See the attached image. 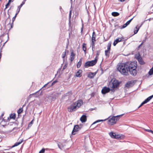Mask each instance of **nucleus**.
I'll list each match as a JSON object with an SVG mask.
<instances>
[{
	"mask_svg": "<svg viewBox=\"0 0 153 153\" xmlns=\"http://www.w3.org/2000/svg\"><path fill=\"white\" fill-rule=\"evenodd\" d=\"M137 64L136 62H128L125 63H119L117 66V69L122 75L128 76V72L133 76L137 74Z\"/></svg>",
	"mask_w": 153,
	"mask_h": 153,
	"instance_id": "1",
	"label": "nucleus"
},
{
	"mask_svg": "<svg viewBox=\"0 0 153 153\" xmlns=\"http://www.w3.org/2000/svg\"><path fill=\"white\" fill-rule=\"evenodd\" d=\"M123 115V114L117 116H113L111 118H110L111 116H110L107 119V120H108V124L111 125H113L115 124L117 121L119 120V117H121Z\"/></svg>",
	"mask_w": 153,
	"mask_h": 153,
	"instance_id": "2",
	"label": "nucleus"
},
{
	"mask_svg": "<svg viewBox=\"0 0 153 153\" xmlns=\"http://www.w3.org/2000/svg\"><path fill=\"white\" fill-rule=\"evenodd\" d=\"M120 83L118 81L115 79L113 80L112 82H110L109 85V87L111 88V91L114 92L115 91L114 88L119 87Z\"/></svg>",
	"mask_w": 153,
	"mask_h": 153,
	"instance_id": "3",
	"label": "nucleus"
},
{
	"mask_svg": "<svg viewBox=\"0 0 153 153\" xmlns=\"http://www.w3.org/2000/svg\"><path fill=\"white\" fill-rule=\"evenodd\" d=\"M97 60V59L95 58L94 60L87 61L85 63L84 66L85 68L93 66L96 64Z\"/></svg>",
	"mask_w": 153,
	"mask_h": 153,
	"instance_id": "4",
	"label": "nucleus"
},
{
	"mask_svg": "<svg viewBox=\"0 0 153 153\" xmlns=\"http://www.w3.org/2000/svg\"><path fill=\"white\" fill-rule=\"evenodd\" d=\"M69 112H72L76 111L77 108L74 103L68 107L67 108Z\"/></svg>",
	"mask_w": 153,
	"mask_h": 153,
	"instance_id": "5",
	"label": "nucleus"
},
{
	"mask_svg": "<svg viewBox=\"0 0 153 153\" xmlns=\"http://www.w3.org/2000/svg\"><path fill=\"white\" fill-rule=\"evenodd\" d=\"M109 135L110 137L114 139H119L121 138V137L119 134H116L115 133H113L112 132L109 133Z\"/></svg>",
	"mask_w": 153,
	"mask_h": 153,
	"instance_id": "6",
	"label": "nucleus"
},
{
	"mask_svg": "<svg viewBox=\"0 0 153 153\" xmlns=\"http://www.w3.org/2000/svg\"><path fill=\"white\" fill-rule=\"evenodd\" d=\"M81 128V127H79L78 125H75L71 133L73 135H75L76 133L75 132H77Z\"/></svg>",
	"mask_w": 153,
	"mask_h": 153,
	"instance_id": "7",
	"label": "nucleus"
},
{
	"mask_svg": "<svg viewBox=\"0 0 153 153\" xmlns=\"http://www.w3.org/2000/svg\"><path fill=\"white\" fill-rule=\"evenodd\" d=\"M153 97V94L152 96H149L146 98L144 101H143L140 104V105L138 107V108H140L141 106L144 104L146 103L149 101Z\"/></svg>",
	"mask_w": 153,
	"mask_h": 153,
	"instance_id": "8",
	"label": "nucleus"
},
{
	"mask_svg": "<svg viewBox=\"0 0 153 153\" xmlns=\"http://www.w3.org/2000/svg\"><path fill=\"white\" fill-rule=\"evenodd\" d=\"M111 88H108L107 87H104L101 91L102 93L103 94H105L110 91H111Z\"/></svg>",
	"mask_w": 153,
	"mask_h": 153,
	"instance_id": "9",
	"label": "nucleus"
},
{
	"mask_svg": "<svg viewBox=\"0 0 153 153\" xmlns=\"http://www.w3.org/2000/svg\"><path fill=\"white\" fill-rule=\"evenodd\" d=\"M75 106H76L77 109L78 108L83 104V101L82 100H78L76 102L74 103Z\"/></svg>",
	"mask_w": 153,
	"mask_h": 153,
	"instance_id": "10",
	"label": "nucleus"
},
{
	"mask_svg": "<svg viewBox=\"0 0 153 153\" xmlns=\"http://www.w3.org/2000/svg\"><path fill=\"white\" fill-rule=\"evenodd\" d=\"M18 13H16L15 16H14L13 18H12V22L11 24H10V23H9L7 25V26H8L9 27L10 26V27L9 28V29H11V28H12L13 27V23L14 21L15 20L16 18L18 15Z\"/></svg>",
	"mask_w": 153,
	"mask_h": 153,
	"instance_id": "11",
	"label": "nucleus"
},
{
	"mask_svg": "<svg viewBox=\"0 0 153 153\" xmlns=\"http://www.w3.org/2000/svg\"><path fill=\"white\" fill-rule=\"evenodd\" d=\"M134 85L133 82L132 81H128L125 85V87L127 88L132 87Z\"/></svg>",
	"mask_w": 153,
	"mask_h": 153,
	"instance_id": "12",
	"label": "nucleus"
},
{
	"mask_svg": "<svg viewBox=\"0 0 153 153\" xmlns=\"http://www.w3.org/2000/svg\"><path fill=\"white\" fill-rule=\"evenodd\" d=\"M137 60L140 64L143 65L145 64V63L143 61L142 58L140 55L137 56Z\"/></svg>",
	"mask_w": 153,
	"mask_h": 153,
	"instance_id": "13",
	"label": "nucleus"
},
{
	"mask_svg": "<svg viewBox=\"0 0 153 153\" xmlns=\"http://www.w3.org/2000/svg\"><path fill=\"white\" fill-rule=\"evenodd\" d=\"M80 120L82 123H85L87 120V117L85 115H83L81 117Z\"/></svg>",
	"mask_w": 153,
	"mask_h": 153,
	"instance_id": "14",
	"label": "nucleus"
},
{
	"mask_svg": "<svg viewBox=\"0 0 153 153\" xmlns=\"http://www.w3.org/2000/svg\"><path fill=\"white\" fill-rule=\"evenodd\" d=\"M96 37L95 36H92V39H91V45L93 48H94V45H95V42L96 41Z\"/></svg>",
	"mask_w": 153,
	"mask_h": 153,
	"instance_id": "15",
	"label": "nucleus"
},
{
	"mask_svg": "<svg viewBox=\"0 0 153 153\" xmlns=\"http://www.w3.org/2000/svg\"><path fill=\"white\" fill-rule=\"evenodd\" d=\"M82 71L81 70H79L78 71H77L76 74V76L77 77H80L82 76Z\"/></svg>",
	"mask_w": 153,
	"mask_h": 153,
	"instance_id": "16",
	"label": "nucleus"
},
{
	"mask_svg": "<svg viewBox=\"0 0 153 153\" xmlns=\"http://www.w3.org/2000/svg\"><path fill=\"white\" fill-rule=\"evenodd\" d=\"M122 39L121 38H119L117 39H116L114 42L113 43V45L114 46H115L116 44L119 42H120L121 41Z\"/></svg>",
	"mask_w": 153,
	"mask_h": 153,
	"instance_id": "17",
	"label": "nucleus"
},
{
	"mask_svg": "<svg viewBox=\"0 0 153 153\" xmlns=\"http://www.w3.org/2000/svg\"><path fill=\"white\" fill-rule=\"evenodd\" d=\"M23 141V140H22L20 141H19V142H17L15 143L12 146H10V148H12L15 146H17L19 145V144H21Z\"/></svg>",
	"mask_w": 153,
	"mask_h": 153,
	"instance_id": "18",
	"label": "nucleus"
},
{
	"mask_svg": "<svg viewBox=\"0 0 153 153\" xmlns=\"http://www.w3.org/2000/svg\"><path fill=\"white\" fill-rule=\"evenodd\" d=\"M82 49L84 52V53L86 54L87 50V44L86 43H84L82 44Z\"/></svg>",
	"mask_w": 153,
	"mask_h": 153,
	"instance_id": "19",
	"label": "nucleus"
},
{
	"mask_svg": "<svg viewBox=\"0 0 153 153\" xmlns=\"http://www.w3.org/2000/svg\"><path fill=\"white\" fill-rule=\"evenodd\" d=\"M75 56V53L73 52H72L71 53V54L70 55V60L71 62L73 61L74 59Z\"/></svg>",
	"mask_w": 153,
	"mask_h": 153,
	"instance_id": "20",
	"label": "nucleus"
},
{
	"mask_svg": "<svg viewBox=\"0 0 153 153\" xmlns=\"http://www.w3.org/2000/svg\"><path fill=\"white\" fill-rule=\"evenodd\" d=\"M82 58H80L79 61V62H78V63H77V68H79L80 67L81 65V64H82Z\"/></svg>",
	"mask_w": 153,
	"mask_h": 153,
	"instance_id": "21",
	"label": "nucleus"
},
{
	"mask_svg": "<svg viewBox=\"0 0 153 153\" xmlns=\"http://www.w3.org/2000/svg\"><path fill=\"white\" fill-rule=\"evenodd\" d=\"M94 75L93 73L90 72L88 74V77L91 78H92L94 77Z\"/></svg>",
	"mask_w": 153,
	"mask_h": 153,
	"instance_id": "22",
	"label": "nucleus"
},
{
	"mask_svg": "<svg viewBox=\"0 0 153 153\" xmlns=\"http://www.w3.org/2000/svg\"><path fill=\"white\" fill-rule=\"evenodd\" d=\"M111 15L114 16H117L119 15L120 14L117 12H113L111 13Z\"/></svg>",
	"mask_w": 153,
	"mask_h": 153,
	"instance_id": "23",
	"label": "nucleus"
},
{
	"mask_svg": "<svg viewBox=\"0 0 153 153\" xmlns=\"http://www.w3.org/2000/svg\"><path fill=\"white\" fill-rule=\"evenodd\" d=\"M110 53V51L108 50H105V56L107 57H109V54Z\"/></svg>",
	"mask_w": 153,
	"mask_h": 153,
	"instance_id": "24",
	"label": "nucleus"
},
{
	"mask_svg": "<svg viewBox=\"0 0 153 153\" xmlns=\"http://www.w3.org/2000/svg\"><path fill=\"white\" fill-rule=\"evenodd\" d=\"M25 105H23L22 108H20L17 111V113L18 114H20L23 111V107Z\"/></svg>",
	"mask_w": 153,
	"mask_h": 153,
	"instance_id": "25",
	"label": "nucleus"
},
{
	"mask_svg": "<svg viewBox=\"0 0 153 153\" xmlns=\"http://www.w3.org/2000/svg\"><path fill=\"white\" fill-rule=\"evenodd\" d=\"M38 93V91H37L34 93L32 94H30V96H33L34 97H37L39 96V94Z\"/></svg>",
	"mask_w": 153,
	"mask_h": 153,
	"instance_id": "26",
	"label": "nucleus"
},
{
	"mask_svg": "<svg viewBox=\"0 0 153 153\" xmlns=\"http://www.w3.org/2000/svg\"><path fill=\"white\" fill-rule=\"evenodd\" d=\"M111 42H110L107 45V50H108L110 51L111 49Z\"/></svg>",
	"mask_w": 153,
	"mask_h": 153,
	"instance_id": "27",
	"label": "nucleus"
},
{
	"mask_svg": "<svg viewBox=\"0 0 153 153\" xmlns=\"http://www.w3.org/2000/svg\"><path fill=\"white\" fill-rule=\"evenodd\" d=\"M149 74L150 75H151L153 74V66L150 70L149 71Z\"/></svg>",
	"mask_w": 153,
	"mask_h": 153,
	"instance_id": "28",
	"label": "nucleus"
},
{
	"mask_svg": "<svg viewBox=\"0 0 153 153\" xmlns=\"http://www.w3.org/2000/svg\"><path fill=\"white\" fill-rule=\"evenodd\" d=\"M72 94V92L71 91H70L65 94V96H70Z\"/></svg>",
	"mask_w": 153,
	"mask_h": 153,
	"instance_id": "29",
	"label": "nucleus"
},
{
	"mask_svg": "<svg viewBox=\"0 0 153 153\" xmlns=\"http://www.w3.org/2000/svg\"><path fill=\"white\" fill-rule=\"evenodd\" d=\"M137 26L135 27L136 29H134V34H136L139 29V28H137Z\"/></svg>",
	"mask_w": 153,
	"mask_h": 153,
	"instance_id": "30",
	"label": "nucleus"
},
{
	"mask_svg": "<svg viewBox=\"0 0 153 153\" xmlns=\"http://www.w3.org/2000/svg\"><path fill=\"white\" fill-rule=\"evenodd\" d=\"M10 119H15L16 118V114H11L10 116Z\"/></svg>",
	"mask_w": 153,
	"mask_h": 153,
	"instance_id": "31",
	"label": "nucleus"
},
{
	"mask_svg": "<svg viewBox=\"0 0 153 153\" xmlns=\"http://www.w3.org/2000/svg\"><path fill=\"white\" fill-rule=\"evenodd\" d=\"M11 2H9L8 1V3L7 4L5 5V8L4 9V10H5L6 9H7L8 7L9 6V5L10 4V3Z\"/></svg>",
	"mask_w": 153,
	"mask_h": 153,
	"instance_id": "32",
	"label": "nucleus"
},
{
	"mask_svg": "<svg viewBox=\"0 0 153 153\" xmlns=\"http://www.w3.org/2000/svg\"><path fill=\"white\" fill-rule=\"evenodd\" d=\"M22 7V6H21L20 5L18 6V8L16 10V13H17L18 14L19 13V11H20L21 8Z\"/></svg>",
	"mask_w": 153,
	"mask_h": 153,
	"instance_id": "33",
	"label": "nucleus"
},
{
	"mask_svg": "<svg viewBox=\"0 0 153 153\" xmlns=\"http://www.w3.org/2000/svg\"><path fill=\"white\" fill-rule=\"evenodd\" d=\"M133 19V18L131 19H130V20H129V21H127L125 24H126V25H127V26L131 22V21H132V20Z\"/></svg>",
	"mask_w": 153,
	"mask_h": 153,
	"instance_id": "34",
	"label": "nucleus"
},
{
	"mask_svg": "<svg viewBox=\"0 0 153 153\" xmlns=\"http://www.w3.org/2000/svg\"><path fill=\"white\" fill-rule=\"evenodd\" d=\"M66 50H65V51L62 54V57L63 58H64L66 56Z\"/></svg>",
	"mask_w": 153,
	"mask_h": 153,
	"instance_id": "35",
	"label": "nucleus"
},
{
	"mask_svg": "<svg viewBox=\"0 0 153 153\" xmlns=\"http://www.w3.org/2000/svg\"><path fill=\"white\" fill-rule=\"evenodd\" d=\"M45 150V149L42 148V150L40 151L39 153H44Z\"/></svg>",
	"mask_w": 153,
	"mask_h": 153,
	"instance_id": "36",
	"label": "nucleus"
},
{
	"mask_svg": "<svg viewBox=\"0 0 153 153\" xmlns=\"http://www.w3.org/2000/svg\"><path fill=\"white\" fill-rule=\"evenodd\" d=\"M100 53V51H97V53H96V56L95 58L96 59V58L98 57L99 56Z\"/></svg>",
	"mask_w": 153,
	"mask_h": 153,
	"instance_id": "37",
	"label": "nucleus"
},
{
	"mask_svg": "<svg viewBox=\"0 0 153 153\" xmlns=\"http://www.w3.org/2000/svg\"><path fill=\"white\" fill-rule=\"evenodd\" d=\"M100 122V120H98L94 122L92 124V125H91V126H92L94 124H95L96 123H98V122Z\"/></svg>",
	"mask_w": 153,
	"mask_h": 153,
	"instance_id": "38",
	"label": "nucleus"
},
{
	"mask_svg": "<svg viewBox=\"0 0 153 153\" xmlns=\"http://www.w3.org/2000/svg\"><path fill=\"white\" fill-rule=\"evenodd\" d=\"M145 131L149 132H151V133H152V132H153V131L151 130L145 129Z\"/></svg>",
	"mask_w": 153,
	"mask_h": 153,
	"instance_id": "39",
	"label": "nucleus"
},
{
	"mask_svg": "<svg viewBox=\"0 0 153 153\" xmlns=\"http://www.w3.org/2000/svg\"><path fill=\"white\" fill-rule=\"evenodd\" d=\"M103 38H104V42H105L106 41H108L109 39V38L107 37L106 39H105L104 36H103Z\"/></svg>",
	"mask_w": 153,
	"mask_h": 153,
	"instance_id": "40",
	"label": "nucleus"
},
{
	"mask_svg": "<svg viewBox=\"0 0 153 153\" xmlns=\"http://www.w3.org/2000/svg\"><path fill=\"white\" fill-rule=\"evenodd\" d=\"M33 120L31 121L29 123L28 126L30 127L31 126L32 124H33Z\"/></svg>",
	"mask_w": 153,
	"mask_h": 153,
	"instance_id": "41",
	"label": "nucleus"
},
{
	"mask_svg": "<svg viewBox=\"0 0 153 153\" xmlns=\"http://www.w3.org/2000/svg\"><path fill=\"white\" fill-rule=\"evenodd\" d=\"M93 31H93V33H92V36H95V37H96V35L95 33V32L94 31V30Z\"/></svg>",
	"mask_w": 153,
	"mask_h": 153,
	"instance_id": "42",
	"label": "nucleus"
},
{
	"mask_svg": "<svg viewBox=\"0 0 153 153\" xmlns=\"http://www.w3.org/2000/svg\"><path fill=\"white\" fill-rule=\"evenodd\" d=\"M127 26V25H126V24H125L123 25L122 27L121 28H124L126 27Z\"/></svg>",
	"mask_w": 153,
	"mask_h": 153,
	"instance_id": "43",
	"label": "nucleus"
},
{
	"mask_svg": "<svg viewBox=\"0 0 153 153\" xmlns=\"http://www.w3.org/2000/svg\"><path fill=\"white\" fill-rule=\"evenodd\" d=\"M82 27L81 28V33H82V32H83V24H82Z\"/></svg>",
	"mask_w": 153,
	"mask_h": 153,
	"instance_id": "44",
	"label": "nucleus"
},
{
	"mask_svg": "<svg viewBox=\"0 0 153 153\" xmlns=\"http://www.w3.org/2000/svg\"><path fill=\"white\" fill-rule=\"evenodd\" d=\"M57 82V80H55L52 83L51 85H53V84H54L55 83Z\"/></svg>",
	"mask_w": 153,
	"mask_h": 153,
	"instance_id": "45",
	"label": "nucleus"
},
{
	"mask_svg": "<svg viewBox=\"0 0 153 153\" xmlns=\"http://www.w3.org/2000/svg\"><path fill=\"white\" fill-rule=\"evenodd\" d=\"M25 1H23L20 5L22 7V6L25 4Z\"/></svg>",
	"mask_w": 153,
	"mask_h": 153,
	"instance_id": "46",
	"label": "nucleus"
},
{
	"mask_svg": "<svg viewBox=\"0 0 153 153\" xmlns=\"http://www.w3.org/2000/svg\"><path fill=\"white\" fill-rule=\"evenodd\" d=\"M143 41H142L141 43L138 46V48H139L143 44Z\"/></svg>",
	"mask_w": 153,
	"mask_h": 153,
	"instance_id": "47",
	"label": "nucleus"
},
{
	"mask_svg": "<svg viewBox=\"0 0 153 153\" xmlns=\"http://www.w3.org/2000/svg\"><path fill=\"white\" fill-rule=\"evenodd\" d=\"M58 146L59 148V149H61V147H63V146H61V145H60L59 144H58Z\"/></svg>",
	"mask_w": 153,
	"mask_h": 153,
	"instance_id": "48",
	"label": "nucleus"
},
{
	"mask_svg": "<svg viewBox=\"0 0 153 153\" xmlns=\"http://www.w3.org/2000/svg\"><path fill=\"white\" fill-rule=\"evenodd\" d=\"M13 6H11V7H10V8H9V9L8 10V11H9V10H10L12 8H13Z\"/></svg>",
	"mask_w": 153,
	"mask_h": 153,
	"instance_id": "49",
	"label": "nucleus"
},
{
	"mask_svg": "<svg viewBox=\"0 0 153 153\" xmlns=\"http://www.w3.org/2000/svg\"><path fill=\"white\" fill-rule=\"evenodd\" d=\"M67 67V66L66 65H65L63 67V70L65 69Z\"/></svg>",
	"mask_w": 153,
	"mask_h": 153,
	"instance_id": "50",
	"label": "nucleus"
},
{
	"mask_svg": "<svg viewBox=\"0 0 153 153\" xmlns=\"http://www.w3.org/2000/svg\"><path fill=\"white\" fill-rule=\"evenodd\" d=\"M8 1L10 2H13V1H12V0H9Z\"/></svg>",
	"mask_w": 153,
	"mask_h": 153,
	"instance_id": "51",
	"label": "nucleus"
},
{
	"mask_svg": "<svg viewBox=\"0 0 153 153\" xmlns=\"http://www.w3.org/2000/svg\"><path fill=\"white\" fill-rule=\"evenodd\" d=\"M106 120H107V119H105V120H100V122H101V121H105Z\"/></svg>",
	"mask_w": 153,
	"mask_h": 153,
	"instance_id": "52",
	"label": "nucleus"
},
{
	"mask_svg": "<svg viewBox=\"0 0 153 153\" xmlns=\"http://www.w3.org/2000/svg\"><path fill=\"white\" fill-rule=\"evenodd\" d=\"M95 48V45H94V48H93L92 47V51H93V52L94 51V48Z\"/></svg>",
	"mask_w": 153,
	"mask_h": 153,
	"instance_id": "53",
	"label": "nucleus"
},
{
	"mask_svg": "<svg viewBox=\"0 0 153 153\" xmlns=\"http://www.w3.org/2000/svg\"><path fill=\"white\" fill-rule=\"evenodd\" d=\"M143 23H142L138 27V28H140V27L142 26V25H143Z\"/></svg>",
	"mask_w": 153,
	"mask_h": 153,
	"instance_id": "54",
	"label": "nucleus"
},
{
	"mask_svg": "<svg viewBox=\"0 0 153 153\" xmlns=\"http://www.w3.org/2000/svg\"><path fill=\"white\" fill-rule=\"evenodd\" d=\"M143 23H142L138 27V28H140V27L142 26V25H143Z\"/></svg>",
	"mask_w": 153,
	"mask_h": 153,
	"instance_id": "55",
	"label": "nucleus"
},
{
	"mask_svg": "<svg viewBox=\"0 0 153 153\" xmlns=\"http://www.w3.org/2000/svg\"><path fill=\"white\" fill-rule=\"evenodd\" d=\"M2 47L1 48H0V53H1L2 52Z\"/></svg>",
	"mask_w": 153,
	"mask_h": 153,
	"instance_id": "56",
	"label": "nucleus"
},
{
	"mask_svg": "<svg viewBox=\"0 0 153 153\" xmlns=\"http://www.w3.org/2000/svg\"><path fill=\"white\" fill-rule=\"evenodd\" d=\"M48 83H47V84H45V85L43 86V87H45V86H46V85H47L48 84Z\"/></svg>",
	"mask_w": 153,
	"mask_h": 153,
	"instance_id": "57",
	"label": "nucleus"
},
{
	"mask_svg": "<svg viewBox=\"0 0 153 153\" xmlns=\"http://www.w3.org/2000/svg\"><path fill=\"white\" fill-rule=\"evenodd\" d=\"M125 0H120V1L121 2H123L125 1Z\"/></svg>",
	"mask_w": 153,
	"mask_h": 153,
	"instance_id": "58",
	"label": "nucleus"
},
{
	"mask_svg": "<svg viewBox=\"0 0 153 153\" xmlns=\"http://www.w3.org/2000/svg\"><path fill=\"white\" fill-rule=\"evenodd\" d=\"M93 110H94V109L93 108H91L90 109V110H91V111H92Z\"/></svg>",
	"mask_w": 153,
	"mask_h": 153,
	"instance_id": "59",
	"label": "nucleus"
},
{
	"mask_svg": "<svg viewBox=\"0 0 153 153\" xmlns=\"http://www.w3.org/2000/svg\"><path fill=\"white\" fill-rule=\"evenodd\" d=\"M6 42H7V41H6L4 43V45H3V46H4V45H5V43Z\"/></svg>",
	"mask_w": 153,
	"mask_h": 153,
	"instance_id": "60",
	"label": "nucleus"
},
{
	"mask_svg": "<svg viewBox=\"0 0 153 153\" xmlns=\"http://www.w3.org/2000/svg\"><path fill=\"white\" fill-rule=\"evenodd\" d=\"M71 15V11H70V15Z\"/></svg>",
	"mask_w": 153,
	"mask_h": 153,
	"instance_id": "61",
	"label": "nucleus"
},
{
	"mask_svg": "<svg viewBox=\"0 0 153 153\" xmlns=\"http://www.w3.org/2000/svg\"><path fill=\"white\" fill-rule=\"evenodd\" d=\"M143 41L144 42L145 41V40H143Z\"/></svg>",
	"mask_w": 153,
	"mask_h": 153,
	"instance_id": "62",
	"label": "nucleus"
},
{
	"mask_svg": "<svg viewBox=\"0 0 153 153\" xmlns=\"http://www.w3.org/2000/svg\"><path fill=\"white\" fill-rule=\"evenodd\" d=\"M45 149V150H47L48 149L46 148V149Z\"/></svg>",
	"mask_w": 153,
	"mask_h": 153,
	"instance_id": "63",
	"label": "nucleus"
},
{
	"mask_svg": "<svg viewBox=\"0 0 153 153\" xmlns=\"http://www.w3.org/2000/svg\"><path fill=\"white\" fill-rule=\"evenodd\" d=\"M3 115H4V114H2V115H1V116H3Z\"/></svg>",
	"mask_w": 153,
	"mask_h": 153,
	"instance_id": "64",
	"label": "nucleus"
}]
</instances>
